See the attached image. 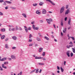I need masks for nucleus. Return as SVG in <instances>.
Segmentation results:
<instances>
[{
    "instance_id": "1",
    "label": "nucleus",
    "mask_w": 75,
    "mask_h": 75,
    "mask_svg": "<svg viewBox=\"0 0 75 75\" xmlns=\"http://www.w3.org/2000/svg\"><path fill=\"white\" fill-rule=\"evenodd\" d=\"M46 21L47 22V23H48V24H51V22H52L53 21L52 19L51 18H50L49 19H46Z\"/></svg>"
},
{
    "instance_id": "2",
    "label": "nucleus",
    "mask_w": 75,
    "mask_h": 75,
    "mask_svg": "<svg viewBox=\"0 0 75 75\" xmlns=\"http://www.w3.org/2000/svg\"><path fill=\"white\" fill-rule=\"evenodd\" d=\"M38 70H39L38 69H35L33 70H32V71H31L30 72V74H32V73H33L34 72H35V71H35L36 73H38V72H39V71H38Z\"/></svg>"
},
{
    "instance_id": "3",
    "label": "nucleus",
    "mask_w": 75,
    "mask_h": 75,
    "mask_svg": "<svg viewBox=\"0 0 75 75\" xmlns=\"http://www.w3.org/2000/svg\"><path fill=\"white\" fill-rule=\"evenodd\" d=\"M64 8H65V7L64 6H63L61 8L60 11V14H61V13H62L64 12Z\"/></svg>"
},
{
    "instance_id": "4",
    "label": "nucleus",
    "mask_w": 75,
    "mask_h": 75,
    "mask_svg": "<svg viewBox=\"0 0 75 75\" xmlns=\"http://www.w3.org/2000/svg\"><path fill=\"white\" fill-rule=\"evenodd\" d=\"M11 57L12 59H16L17 58V57L16 56H15L14 55H11Z\"/></svg>"
},
{
    "instance_id": "5",
    "label": "nucleus",
    "mask_w": 75,
    "mask_h": 75,
    "mask_svg": "<svg viewBox=\"0 0 75 75\" xmlns=\"http://www.w3.org/2000/svg\"><path fill=\"white\" fill-rule=\"evenodd\" d=\"M16 30V28H13L11 29V28H9V31H14Z\"/></svg>"
},
{
    "instance_id": "6",
    "label": "nucleus",
    "mask_w": 75,
    "mask_h": 75,
    "mask_svg": "<svg viewBox=\"0 0 75 75\" xmlns=\"http://www.w3.org/2000/svg\"><path fill=\"white\" fill-rule=\"evenodd\" d=\"M46 13L47 11H46L45 9H43L42 10V14H46Z\"/></svg>"
},
{
    "instance_id": "7",
    "label": "nucleus",
    "mask_w": 75,
    "mask_h": 75,
    "mask_svg": "<svg viewBox=\"0 0 75 75\" xmlns=\"http://www.w3.org/2000/svg\"><path fill=\"white\" fill-rule=\"evenodd\" d=\"M69 12H70V11L69 10V9H67L65 12V15H67V14H68V13Z\"/></svg>"
},
{
    "instance_id": "8",
    "label": "nucleus",
    "mask_w": 75,
    "mask_h": 75,
    "mask_svg": "<svg viewBox=\"0 0 75 75\" xmlns=\"http://www.w3.org/2000/svg\"><path fill=\"white\" fill-rule=\"evenodd\" d=\"M36 14H39V15H40V14H41V12L39 10H37L36 12Z\"/></svg>"
},
{
    "instance_id": "9",
    "label": "nucleus",
    "mask_w": 75,
    "mask_h": 75,
    "mask_svg": "<svg viewBox=\"0 0 75 75\" xmlns=\"http://www.w3.org/2000/svg\"><path fill=\"white\" fill-rule=\"evenodd\" d=\"M70 53V52H69V51H68L66 52V54L68 57H70V55H69Z\"/></svg>"
},
{
    "instance_id": "10",
    "label": "nucleus",
    "mask_w": 75,
    "mask_h": 75,
    "mask_svg": "<svg viewBox=\"0 0 75 75\" xmlns=\"http://www.w3.org/2000/svg\"><path fill=\"white\" fill-rule=\"evenodd\" d=\"M47 1H49V2H50L52 5H53V6L55 5V4L51 0H48Z\"/></svg>"
},
{
    "instance_id": "11",
    "label": "nucleus",
    "mask_w": 75,
    "mask_h": 75,
    "mask_svg": "<svg viewBox=\"0 0 75 75\" xmlns=\"http://www.w3.org/2000/svg\"><path fill=\"white\" fill-rule=\"evenodd\" d=\"M2 67L4 69H7V67L6 66H4V64H2Z\"/></svg>"
},
{
    "instance_id": "12",
    "label": "nucleus",
    "mask_w": 75,
    "mask_h": 75,
    "mask_svg": "<svg viewBox=\"0 0 75 75\" xmlns=\"http://www.w3.org/2000/svg\"><path fill=\"white\" fill-rule=\"evenodd\" d=\"M43 48L42 47H40L39 48L38 51L39 52H41L42 51Z\"/></svg>"
},
{
    "instance_id": "13",
    "label": "nucleus",
    "mask_w": 75,
    "mask_h": 75,
    "mask_svg": "<svg viewBox=\"0 0 75 75\" xmlns=\"http://www.w3.org/2000/svg\"><path fill=\"white\" fill-rule=\"evenodd\" d=\"M42 58V57H38V56H36L35 57V59H41Z\"/></svg>"
},
{
    "instance_id": "14",
    "label": "nucleus",
    "mask_w": 75,
    "mask_h": 75,
    "mask_svg": "<svg viewBox=\"0 0 75 75\" xmlns=\"http://www.w3.org/2000/svg\"><path fill=\"white\" fill-rule=\"evenodd\" d=\"M12 38L14 40H16L17 39V38L16 36H13L12 37Z\"/></svg>"
},
{
    "instance_id": "15",
    "label": "nucleus",
    "mask_w": 75,
    "mask_h": 75,
    "mask_svg": "<svg viewBox=\"0 0 75 75\" xmlns=\"http://www.w3.org/2000/svg\"><path fill=\"white\" fill-rule=\"evenodd\" d=\"M36 40L38 41H41V38L38 37L36 38Z\"/></svg>"
},
{
    "instance_id": "16",
    "label": "nucleus",
    "mask_w": 75,
    "mask_h": 75,
    "mask_svg": "<svg viewBox=\"0 0 75 75\" xmlns=\"http://www.w3.org/2000/svg\"><path fill=\"white\" fill-rule=\"evenodd\" d=\"M22 16L24 17V18H27V15L25 13H22Z\"/></svg>"
},
{
    "instance_id": "17",
    "label": "nucleus",
    "mask_w": 75,
    "mask_h": 75,
    "mask_svg": "<svg viewBox=\"0 0 75 75\" xmlns=\"http://www.w3.org/2000/svg\"><path fill=\"white\" fill-rule=\"evenodd\" d=\"M24 28L26 32V33H27V32H28V29H27V27L25 26Z\"/></svg>"
},
{
    "instance_id": "18",
    "label": "nucleus",
    "mask_w": 75,
    "mask_h": 75,
    "mask_svg": "<svg viewBox=\"0 0 75 75\" xmlns=\"http://www.w3.org/2000/svg\"><path fill=\"white\" fill-rule=\"evenodd\" d=\"M6 59H7V58L4 57L1 59V61H5V60H6Z\"/></svg>"
},
{
    "instance_id": "19",
    "label": "nucleus",
    "mask_w": 75,
    "mask_h": 75,
    "mask_svg": "<svg viewBox=\"0 0 75 75\" xmlns=\"http://www.w3.org/2000/svg\"><path fill=\"white\" fill-rule=\"evenodd\" d=\"M71 18H69V21H68V24L70 25V23H71Z\"/></svg>"
},
{
    "instance_id": "20",
    "label": "nucleus",
    "mask_w": 75,
    "mask_h": 75,
    "mask_svg": "<svg viewBox=\"0 0 75 75\" xmlns=\"http://www.w3.org/2000/svg\"><path fill=\"white\" fill-rule=\"evenodd\" d=\"M44 38L46 40H47V41H49V40H50V38H48L46 36H45Z\"/></svg>"
},
{
    "instance_id": "21",
    "label": "nucleus",
    "mask_w": 75,
    "mask_h": 75,
    "mask_svg": "<svg viewBox=\"0 0 75 75\" xmlns=\"http://www.w3.org/2000/svg\"><path fill=\"white\" fill-rule=\"evenodd\" d=\"M5 47L6 48V49H8V44H5Z\"/></svg>"
},
{
    "instance_id": "22",
    "label": "nucleus",
    "mask_w": 75,
    "mask_h": 75,
    "mask_svg": "<svg viewBox=\"0 0 75 75\" xmlns=\"http://www.w3.org/2000/svg\"><path fill=\"white\" fill-rule=\"evenodd\" d=\"M38 64L39 65H44V63H38Z\"/></svg>"
},
{
    "instance_id": "23",
    "label": "nucleus",
    "mask_w": 75,
    "mask_h": 75,
    "mask_svg": "<svg viewBox=\"0 0 75 75\" xmlns=\"http://www.w3.org/2000/svg\"><path fill=\"white\" fill-rule=\"evenodd\" d=\"M1 31L2 32H4L6 31L5 28H3L1 29Z\"/></svg>"
},
{
    "instance_id": "24",
    "label": "nucleus",
    "mask_w": 75,
    "mask_h": 75,
    "mask_svg": "<svg viewBox=\"0 0 75 75\" xmlns=\"http://www.w3.org/2000/svg\"><path fill=\"white\" fill-rule=\"evenodd\" d=\"M5 2L8 4H11V2L10 1H6Z\"/></svg>"
},
{
    "instance_id": "25",
    "label": "nucleus",
    "mask_w": 75,
    "mask_h": 75,
    "mask_svg": "<svg viewBox=\"0 0 75 75\" xmlns=\"http://www.w3.org/2000/svg\"><path fill=\"white\" fill-rule=\"evenodd\" d=\"M5 38V35H3L1 37V38L2 40H3Z\"/></svg>"
},
{
    "instance_id": "26",
    "label": "nucleus",
    "mask_w": 75,
    "mask_h": 75,
    "mask_svg": "<svg viewBox=\"0 0 75 75\" xmlns=\"http://www.w3.org/2000/svg\"><path fill=\"white\" fill-rule=\"evenodd\" d=\"M11 8H12L13 10H15V9H16V7L12 6L11 7H10Z\"/></svg>"
},
{
    "instance_id": "27",
    "label": "nucleus",
    "mask_w": 75,
    "mask_h": 75,
    "mask_svg": "<svg viewBox=\"0 0 75 75\" xmlns=\"http://www.w3.org/2000/svg\"><path fill=\"white\" fill-rule=\"evenodd\" d=\"M32 27L34 30H35V25H32Z\"/></svg>"
},
{
    "instance_id": "28",
    "label": "nucleus",
    "mask_w": 75,
    "mask_h": 75,
    "mask_svg": "<svg viewBox=\"0 0 75 75\" xmlns=\"http://www.w3.org/2000/svg\"><path fill=\"white\" fill-rule=\"evenodd\" d=\"M43 3L42 2H40L39 3V5L40 6H42V5L43 4Z\"/></svg>"
},
{
    "instance_id": "29",
    "label": "nucleus",
    "mask_w": 75,
    "mask_h": 75,
    "mask_svg": "<svg viewBox=\"0 0 75 75\" xmlns=\"http://www.w3.org/2000/svg\"><path fill=\"white\" fill-rule=\"evenodd\" d=\"M33 6H34V7H35L37 6V4H33Z\"/></svg>"
},
{
    "instance_id": "30",
    "label": "nucleus",
    "mask_w": 75,
    "mask_h": 75,
    "mask_svg": "<svg viewBox=\"0 0 75 75\" xmlns=\"http://www.w3.org/2000/svg\"><path fill=\"white\" fill-rule=\"evenodd\" d=\"M15 30L17 31V30H18V28L17 26H16Z\"/></svg>"
},
{
    "instance_id": "31",
    "label": "nucleus",
    "mask_w": 75,
    "mask_h": 75,
    "mask_svg": "<svg viewBox=\"0 0 75 75\" xmlns=\"http://www.w3.org/2000/svg\"><path fill=\"white\" fill-rule=\"evenodd\" d=\"M60 69L62 72H64V69L62 68V67H60Z\"/></svg>"
},
{
    "instance_id": "32",
    "label": "nucleus",
    "mask_w": 75,
    "mask_h": 75,
    "mask_svg": "<svg viewBox=\"0 0 75 75\" xmlns=\"http://www.w3.org/2000/svg\"><path fill=\"white\" fill-rule=\"evenodd\" d=\"M45 52H43V53L42 54V56H43V57H44L45 56Z\"/></svg>"
},
{
    "instance_id": "33",
    "label": "nucleus",
    "mask_w": 75,
    "mask_h": 75,
    "mask_svg": "<svg viewBox=\"0 0 75 75\" xmlns=\"http://www.w3.org/2000/svg\"><path fill=\"white\" fill-rule=\"evenodd\" d=\"M72 51H73V52H74V53H75V49L74 48H72Z\"/></svg>"
},
{
    "instance_id": "34",
    "label": "nucleus",
    "mask_w": 75,
    "mask_h": 75,
    "mask_svg": "<svg viewBox=\"0 0 75 75\" xmlns=\"http://www.w3.org/2000/svg\"><path fill=\"white\" fill-rule=\"evenodd\" d=\"M8 64V62H4V65H6L7 64Z\"/></svg>"
},
{
    "instance_id": "35",
    "label": "nucleus",
    "mask_w": 75,
    "mask_h": 75,
    "mask_svg": "<svg viewBox=\"0 0 75 75\" xmlns=\"http://www.w3.org/2000/svg\"><path fill=\"white\" fill-rule=\"evenodd\" d=\"M70 38H72L73 41H75V38H74L73 37H70Z\"/></svg>"
},
{
    "instance_id": "36",
    "label": "nucleus",
    "mask_w": 75,
    "mask_h": 75,
    "mask_svg": "<svg viewBox=\"0 0 75 75\" xmlns=\"http://www.w3.org/2000/svg\"><path fill=\"white\" fill-rule=\"evenodd\" d=\"M33 43H31L29 45V47H32V46H33Z\"/></svg>"
},
{
    "instance_id": "37",
    "label": "nucleus",
    "mask_w": 75,
    "mask_h": 75,
    "mask_svg": "<svg viewBox=\"0 0 75 75\" xmlns=\"http://www.w3.org/2000/svg\"><path fill=\"white\" fill-rule=\"evenodd\" d=\"M42 60L43 61H46V58L45 57L42 58Z\"/></svg>"
},
{
    "instance_id": "38",
    "label": "nucleus",
    "mask_w": 75,
    "mask_h": 75,
    "mask_svg": "<svg viewBox=\"0 0 75 75\" xmlns=\"http://www.w3.org/2000/svg\"><path fill=\"white\" fill-rule=\"evenodd\" d=\"M57 68L58 70H59L60 69V68L58 66H57Z\"/></svg>"
},
{
    "instance_id": "39",
    "label": "nucleus",
    "mask_w": 75,
    "mask_h": 75,
    "mask_svg": "<svg viewBox=\"0 0 75 75\" xmlns=\"http://www.w3.org/2000/svg\"><path fill=\"white\" fill-rule=\"evenodd\" d=\"M16 48V47H12V49H13V50H15Z\"/></svg>"
},
{
    "instance_id": "40",
    "label": "nucleus",
    "mask_w": 75,
    "mask_h": 75,
    "mask_svg": "<svg viewBox=\"0 0 75 75\" xmlns=\"http://www.w3.org/2000/svg\"><path fill=\"white\" fill-rule=\"evenodd\" d=\"M31 37H32V35H31V34H30L29 36V38H31Z\"/></svg>"
},
{
    "instance_id": "41",
    "label": "nucleus",
    "mask_w": 75,
    "mask_h": 75,
    "mask_svg": "<svg viewBox=\"0 0 75 75\" xmlns=\"http://www.w3.org/2000/svg\"><path fill=\"white\" fill-rule=\"evenodd\" d=\"M69 44L70 45H73V44L72 43V42H70V43H69Z\"/></svg>"
},
{
    "instance_id": "42",
    "label": "nucleus",
    "mask_w": 75,
    "mask_h": 75,
    "mask_svg": "<svg viewBox=\"0 0 75 75\" xmlns=\"http://www.w3.org/2000/svg\"><path fill=\"white\" fill-rule=\"evenodd\" d=\"M2 15H3V13L2 12H0V16H2Z\"/></svg>"
},
{
    "instance_id": "43",
    "label": "nucleus",
    "mask_w": 75,
    "mask_h": 75,
    "mask_svg": "<svg viewBox=\"0 0 75 75\" xmlns=\"http://www.w3.org/2000/svg\"><path fill=\"white\" fill-rule=\"evenodd\" d=\"M74 55V54L72 52L71 53V57H72Z\"/></svg>"
},
{
    "instance_id": "44",
    "label": "nucleus",
    "mask_w": 75,
    "mask_h": 75,
    "mask_svg": "<svg viewBox=\"0 0 75 75\" xmlns=\"http://www.w3.org/2000/svg\"><path fill=\"white\" fill-rule=\"evenodd\" d=\"M61 25L62 26H63V22H61Z\"/></svg>"
},
{
    "instance_id": "45",
    "label": "nucleus",
    "mask_w": 75,
    "mask_h": 75,
    "mask_svg": "<svg viewBox=\"0 0 75 75\" xmlns=\"http://www.w3.org/2000/svg\"><path fill=\"white\" fill-rule=\"evenodd\" d=\"M68 7H69V6H68V5H66V9H67L68 8Z\"/></svg>"
},
{
    "instance_id": "46",
    "label": "nucleus",
    "mask_w": 75,
    "mask_h": 75,
    "mask_svg": "<svg viewBox=\"0 0 75 75\" xmlns=\"http://www.w3.org/2000/svg\"><path fill=\"white\" fill-rule=\"evenodd\" d=\"M28 42H32V40L29 39L28 40Z\"/></svg>"
},
{
    "instance_id": "47",
    "label": "nucleus",
    "mask_w": 75,
    "mask_h": 75,
    "mask_svg": "<svg viewBox=\"0 0 75 75\" xmlns=\"http://www.w3.org/2000/svg\"><path fill=\"white\" fill-rule=\"evenodd\" d=\"M3 2H4L3 0H0V3H3Z\"/></svg>"
},
{
    "instance_id": "48",
    "label": "nucleus",
    "mask_w": 75,
    "mask_h": 75,
    "mask_svg": "<svg viewBox=\"0 0 75 75\" xmlns=\"http://www.w3.org/2000/svg\"><path fill=\"white\" fill-rule=\"evenodd\" d=\"M9 26L10 27H12V28H13V27H14V26L13 25H9Z\"/></svg>"
},
{
    "instance_id": "49",
    "label": "nucleus",
    "mask_w": 75,
    "mask_h": 75,
    "mask_svg": "<svg viewBox=\"0 0 75 75\" xmlns=\"http://www.w3.org/2000/svg\"><path fill=\"white\" fill-rule=\"evenodd\" d=\"M38 29H39L37 27H36L35 28V30H38Z\"/></svg>"
},
{
    "instance_id": "50",
    "label": "nucleus",
    "mask_w": 75,
    "mask_h": 75,
    "mask_svg": "<svg viewBox=\"0 0 75 75\" xmlns=\"http://www.w3.org/2000/svg\"><path fill=\"white\" fill-rule=\"evenodd\" d=\"M40 23H43V21L42 20H40Z\"/></svg>"
},
{
    "instance_id": "51",
    "label": "nucleus",
    "mask_w": 75,
    "mask_h": 75,
    "mask_svg": "<svg viewBox=\"0 0 75 75\" xmlns=\"http://www.w3.org/2000/svg\"><path fill=\"white\" fill-rule=\"evenodd\" d=\"M66 47H67V48H69V49L70 48V47H69V46L68 45H67L66 46Z\"/></svg>"
},
{
    "instance_id": "52",
    "label": "nucleus",
    "mask_w": 75,
    "mask_h": 75,
    "mask_svg": "<svg viewBox=\"0 0 75 75\" xmlns=\"http://www.w3.org/2000/svg\"><path fill=\"white\" fill-rule=\"evenodd\" d=\"M35 22H34V21H33V22H32L31 23V24H34V23H35Z\"/></svg>"
},
{
    "instance_id": "53",
    "label": "nucleus",
    "mask_w": 75,
    "mask_h": 75,
    "mask_svg": "<svg viewBox=\"0 0 75 75\" xmlns=\"http://www.w3.org/2000/svg\"><path fill=\"white\" fill-rule=\"evenodd\" d=\"M23 73V72H20L19 73V75H22V74Z\"/></svg>"
},
{
    "instance_id": "54",
    "label": "nucleus",
    "mask_w": 75,
    "mask_h": 75,
    "mask_svg": "<svg viewBox=\"0 0 75 75\" xmlns=\"http://www.w3.org/2000/svg\"><path fill=\"white\" fill-rule=\"evenodd\" d=\"M8 38H6L5 39V41H8Z\"/></svg>"
},
{
    "instance_id": "55",
    "label": "nucleus",
    "mask_w": 75,
    "mask_h": 75,
    "mask_svg": "<svg viewBox=\"0 0 75 75\" xmlns=\"http://www.w3.org/2000/svg\"><path fill=\"white\" fill-rule=\"evenodd\" d=\"M67 17H66L64 18V20L65 21H67Z\"/></svg>"
},
{
    "instance_id": "56",
    "label": "nucleus",
    "mask_w": 75,
    "mask_h": 75,
    "mask_svg": "<svg viewBox=\"0 0 75 75\" xmlns=\"http://www.w3.org/2000/svg\"><path fill=\"white\" fill-rule=\"evenodd\" d=\"M8 60H9V61H11V58H8Z\"/></svg>"
},
{
    "instance_id": "57",
    "label": "nucleus",
    "mask_w": 75,
    "mask_h": 75,
    "mask_svg": "<svg viewBox=\"0 0 75 75\" xmlns=\"http://www.w3.org/2000/svg\"><path fill=\"white\" fill-rule=\"evenodd\" d=\"M3 4V5H4L5 6H6V2H4Z\"/></svg>"
},
{
    "instance_id": "58",
    "label": "nucleus",
    "mask_w": 75,
    "mask_h": 75,
    "mask_svg": "<svg viewBox=\"0 0 75 75\" xmlns=\"http://www.w3.org/2000/svg\"><path fill=\"white\" fill-rule=\"evenodd\" d=\"M38 45L37 44H35V47H38Z\"/></svg>"
},
{
    "instance_id": "59",
    "label": "nucleus",
    "mask_w": 75,
    "mask_h": 75,
    "mask_svg": "<svg viewBox=\"0 0 75 75\" xmlns=\"http://www.w3.org/2000/svg\"><path fill=\"white\" fill-rule=\"evenodd\" d=\"M66 61H65L64 62V65H66L65 64H66Z\"/></svg>"
},
{
    "instance_id": "60",
    "label": "nucleus",
    "mask_w": 75,
    "mask_h": 75,
    "mask_svg": "<svg viewBox=\"0 0 75 75\" xmlns=\"http://www.w3.org/2000/svg\"><path fill=\"white\" fill-rule=\"evenodd\" d=\"M8 6L5 7V8L6 10H7V9H8Z\"/></svg>"
},
{
    "instance_id": "61",
    "label": "nucleus",
    "mask_w": 75,
    "mask_h": 75,
    "mask_svg": "<svg viewBox=\"0 0 75 75\" xmlns=\"http://www.w3.org/2000/svg\"><path fill=\"white\" fill-rule=\"evenodd\" d=\"M31 27H29L28 28V30H31Z\"/></svg>"
},
{
    "instance_id": "62",
    "label": "nucleus",
    "mask_w": 75,
    "mask_h": 75,
    "mask_svg": "<svg viewBox=\"0 0 75 75\" xmlns=\"http://www.w3.org/2000/svg\"><path fill=\"white\" fill-rule=\"evenodd\" d=\"M41 71H42V69H40L39 71V73H41Z\"/></svg>"
},
{
    "instance_id": "63",
    "label": "nucleus",
    "mask_w": 75,
    "mask_h": 75,
    "mask_svg": "<svg viewBox=\"0 0 75 75\" xmlns=\"http://www.w3.org/2000/svg\"><path fill=\"white\" fill-rule=\"evenodd\" d=\"M23 29H22L21 28H19V30H21V31Z\"/></svg>"
},
{
    "instance_id": "64",
    "label": "nucleus",
    "mask_w": 75,
    "mask_h": 75,
    "mask_svg": "<svg viewBox=\"0 0 75 75\" xmlns=\"http://www.w3.org/2000/svg\"><path fill=\"white\" fill-rule=\"evenodd\" d=\"M53 26H54V28H56V27H55V24H53Z\"/></svg>"
}]
</instances>
